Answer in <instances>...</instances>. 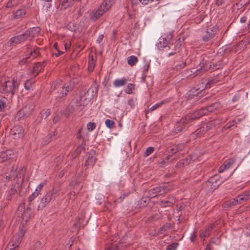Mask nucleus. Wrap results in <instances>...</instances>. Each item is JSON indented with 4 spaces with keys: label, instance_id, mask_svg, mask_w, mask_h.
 <instances>
[{
    "label": "nucleus",
    "instance_id": "obj_1",
    "mask_svg": "<svg viewBox=\"0 0 250 250\" xmlns=\"http://www.w3.org/2000/svg\"><path fill=\"white\" fill-rule=\"evenodd\" d=\"M77 83V80L74 78L65 83L62 88L57 91L55 101L56 103L62 102L65 100L68 93L73 90Z\"/></svg>",
    "mask_w": 250,
    "mask_h": 250
},
{
    "label": "nucleus",
    "instance_id": "obj_2",
    "mask_svg": "<svg viewBox=\"0 0 250 250\" xmlns=\"http://www.w3.org/2000/svg\"><path fill=\"white\" fill-rule=\"evenodd\" d=\"M26 168L24 167H21L18 168V165L14 163L12 166H10L5 172V176L9 180H12L17 178V179H21V182L23 181Z\"/></svg>",
    "mask_w": 250,
    "mask_h": 250
},
{
    "label": "nucleus",
    "instance_id": "obj_3",
    "mask_svg": "<svg viewBox=\"0 0 250 250\" xmlns=\"http://www.w3.org/2000/svg\"><path fill=\"white\" fill-rule=\"evenodd\" d=\"M196 119L193 112L186 115L176 123L173 132L176 134L182 132L192 121Z\"/></svg>",
    "mask_w": 250,
    "mask_h": 250
},
{
    "label": "nucleus",
    "instance_id": "obj_4",
    "mask_svg": "<svg viewBox=\"0 0 250 250\" xmlns=\"http://www.w3.org/2000/svg\"><path fill=\"white\" fill-rule=\"evenodd\" d=\"M59 194V190L55 187L47 191L46 194L41 199L37 207V210H40L44 209L46 206L52 201L54 200Z\"/></svg>",
    "mask_w": 250,
    "mask_h": 250
},
{
    "label": "nucleus",
    "instance_id": "obj_5",
    "mask_svg": "<svg viewBox=\"0 0 250 250\" xmlns=\"http://www.w3.org/2000/svg\"><path fill=\"white\" fill-rule=\"evenodd\" d=\"M18 85L19 83L14 79L5 81L0 84V92L2 94H6L7 95H10V97H12L15 94Z\"/></svg>",
    "mask_w": 250,
    "mask_h": 250
},
{
    "label": "nucleus",
    "instance_id": "obj_6",
    "mask_svg": "<svg viewBox=\"0 0 250 250\" xmlns=\"http://www.w3.org/2000/svg\"><path fill=\"white\" fill-rule=\"evenodd\" d=\"M222 107L221 103L219 102H215L210 104V105L204 107H202L199 110H196L193 113L198 119L204 115L208 114L209 113L213 112L214 111L220 109Z\"/></svg>",
    "mask_w": 250,
    "mask_h": 250
},
{
    "label": "nucleus",
    "instance_id": "obj_7",
    "mask_svg": "<svg viewBox=\"0 0 250 250\" xmlns=\"http://www.w3.org/2000/svg\"><path fill=\"white\" fill-rule=\"evenodd\" d=\"M88 102L84 100L83 95H81L78 98H74L70 103L66 107V111L69 113H73L81 106L86 104Z\"/></svg>",
    "mask_w": 250,
    "mask_h": 250
},
{
    "label": "nucleus",
    "instance_id": "obj_8",
    "mask_svg": "<svg viewBox=\"0 0 250 250\" xmlns=\"http://www.w3.org/2000/svg\"><path fill=\"white\" fill-rule=\"evenodd\" d=\"M45 184V182L40 183L37 187L35 191L28 197V202L29 204L27 207V209L31 210L32 208L35 207V200L39 194H41V191Z\"/></svg>",
    "mask_w": 250,
    "mask_h": 250
},
{
    "label": "nucleus",
    "instance_id": "obj_9",
    "mask_svg": "<svg viewBox=\"0 0 250 250\" xmlns=\"http://www.w3.org/2000/svg\"><path fill=\"white\" fill-rule=\"evenodd\" d=\"M210 62L203 58L197 66V70L195 72L196 75L203 74L210 70Z\"/></svg>",
    "mask_w": 250,
    "mask_h": 250
},
{
    "label": "nucleus",
    "instance_id": "obj_10",
    "mask_svg": "<svg viewBox=\"0 0 250 250\" xmlns=\"http://www.w3.org/2000/svg\"><path fill=\"white\" fill-rule=\"evenodd\" d=\"M169 190V188L167 185H163L159 187H155L150 189L148 191V194L152 197L157 196L158 194H162L166 193Z\"/></svg>",
    "mask_w": 250,
    "mask_h": 250
},
{
    "label": "nucleus",
    "instance_id": "obj_11",
    "mask_svg": "<svg viewBox=\"0 0 250 250\" xmlns=\"http://www.w3.org/2000/svg\"><path fill=\"white\" fill-rule=\"evenodd\" d=\"M28 39L25 31L20 35L14 36L10 38L8 42L10 46H14L25 42Z\"/></svg>",
    "mask_w": 250,
    "mask_h": 250
},
{
    "label": "nucleus",
    "instance_id": "obj_12",
    "mask_svg": "<svg viewBox=\"0 0 250 250\" xmlns=\"http://www.w3.org/2000/svg\"><path fill=\"white\" fill-rule=\"evenodd\" d=\"M98 91V85L96 84H92L87 91L83 95L84 100L88 102L91 100L94 96H97Z\"/></svg>",
    "mask_w": 250,
    "mask_h": 250
},
{
    "label": "nucleus",
    "instance_id": "obj_13",
    "mask_svg": "<svg viewBox=\"0 0 250 250\" xmlns=\"http://www.w3.org/2000/svg\"><path fill=\"white\" fill-rule=\"evenodd\" d=\"M10 135L15 139L22 138L23 135V130L22 127L20 125H16L11 129L10 132Z\"/></svg>",
    "mask_w": 250,
    "mask_h": 250
},
{
    "label": "nucleus",
    "instance_id": "obj_14",
    "mask_svg": "<svg viewBox=\"0 0 250 250\" xmlns=\"http://www.w3.org/2000/svg\"><path fill=\"white\" fill-rule=\"evenodd\" d=\"M86 157L87 159L84 166L86 167V168H87L89 167H93L96 161L95 151L93 150H91L87 154Z\"/></svg>",
    "mask_w": 250,
    "mask_h": 250
},
{
    "label": "nucleus",
    "instance_id": "obj_15",
    "mask_svg": "<svg viewBox=\"0 0 250 250\" xmlns=\"http://www.w3.org/2000/svg\"><path fill=\"white\" fill-rule=\"evenodd\" d=\"M15 155L14 151L11 149H6L0 152V163L12 159Z\"/></svg>",
    "mask_w": 250,
    "mask_h": 250
},
{
    "label": "nucleus",
    "instance_id": "obj_16",
    "mask_svg": "<svg viewBox=\"0 0 250 250\" xmlns=\"http://www.w3.org/2000/svg\"><path fill=\"white\" fill-rule=\"evenodd\" d=\"M107 11V10H105V8L101 4L96 10L93 11L91 18L92 20L95 21L100 18V17Z\"/></svg>",
    "mask_w": 250,
    "mask_h": 250
},
{
    "label": "nucleus",
    "instance_id": "obj_17",
    "mask_svg": "<svg viewBox=\"0 0 250 250\" xmlns=\"http://www.w3.org/2000/svg\"><path fill=\"white\" fill-rule=\"evenodd\" d=\"M51 114L50 109H43L42 110L39 114L36 119L37 124H40L43 119H46Z\"/></svg>",
    "mask_w": 250,
    "mask_h": 250
},
{
    "label": "nucleus",
    "instance_id": "obj_18",
    "mask_svg": "<svg viewBox=\"0 0 250 250\" xmlns=\"http://www.w3.org/2000/svg\"><path fill=\"white\" fill-rule=\"evenodd\" d=\"M28 38H34L38 36L41 33V28L39 27H34L25 31Z\"/></svg>",
    "mask_w": 250,
    "mask_h": 250
},
{
    "label": "nucleus",
    "instance_id": "obj_19",
    "mask_svg": "<svg viewBox=\"0 0 250 250\" xmlns=\"http://www.w3.org/2000/svg\"><path fill=\"white\" fill-rule=\"evenodd\" d=\"M238 205L242 204L250 199V190L245 191L242 194L239 195L235 198Z\"/></svg>",
    "mask_w": 250,
    "mask_h": 250
},
{
    "label": "nucleus",
    "instance_id": "obj_20",
    "mask_svg": "<svg viewBox=\"0 0 250 250\" xmlns=\"http://www.w3.org/2000/svg\"><path fill=\"white\" fill-rule=\"evenodd\" d=\"M29 115L28 108L26 106L21 109L16 115L15 119L16 120L20 121L25 117H27Z\"/></svg>",
    "mask_w": 250,
    "mask_h": 250
},
{
    "label": "nucleus",
    "instance_id": "obj_21",
    "mask_svg": "<svg viewBox=\"0 0 250 250\" xmlns=\"http://www.w3.org/2000/svg\"><path fill=\"white\" fill-rule=\"evenodd\" d=\"M207 131L205 129L204 125H203L200 128H198L195 131L193 132L191 135L190 137L192 139H196L199 137H200L203 134H205Z\"/></svg>",
    "mask_w": 250,
    "mask_h": 250
},
{
    "label": "nucleus",
    "instance_id": "obj_22",
    "mask_svg": "<svg viewBox=\"0 0 250 250\" xmlns=\"http://www.w3.org/2000/svg\"><path fill=\"white\" fill-rule=\"evenodd\" d=\"M175 203V199L173 196H169L166 200L161 201L160 206L163 207H170Z\"/></svg>",
    "mask_w": 250,
    "mask_h": 250
},
{
    "label": "nucleus",
    "instance_id": "obj_23",
    "mask_svg": "<svg viewBox=\"0 0 250 250\" xmlns=\"http://www.w3.org/2000/svg\"><path fill=\"white\" fill-rule=\"evenodd\" d=\"M172 36L171 34H169L167 37H162L159 39V44L161 47H165L168 44L170 43V40L172 39Z\"/></svg>",
    "mask_w": 250,
    "mask_h": 250
},
{
    "label": "nucleus",
    "instance_id": "obj_24",
    "mask_svg": "<svg viewBox=\"0 0 250 250\" xmlns=\"http://www.w3.org/2000/svg\"><path fill=\"white\" fill-rule=\"evenodd\" d=\"M26 10L24 8L18 9L13 13V18L15 19H18L23 18L26 14Z\"/></svg>",
    "mask_w": 250,
    "mask_h": 250
},
{
    "label": "nucleus",
    "instance_id": "obj_25",
    "mask_svg": "<svg viewBox=\"0 0 250 250\" xmlns=\"http://www.w3.org/2000/svg\"><path fill=\"white\" fill-rule=\"evenodd\" d=\"M62 81L61 80L57 79L56 81H53L51 87L52 91L55 90L58 91L60 88H62Z\"/></svg>",
    "mask_w": 250,
    "mask_h": 250
},
{
    "label": "nucleus",
    "instance_id": "obj_26",
    "mask_svg": "<svg viewBox=\"0 0 250 250\" xmlns=\"http://www.w3.org/2000/svg\"><path fill=\"white\" fill-rule=\"evenodd\" d=\"M215 33L213 30L211 29H208L206 32V34L202 37V39L204 42H207L208 40L214 36Z\"/></svg>",
    "mask_w": 250,
    "mask_h": 250
},
{
    "label": "nucleus",
    "instance_id": "obj_27",
    "mask_svg": "<svg viewBox=\"0 0 250 250\" xmlns=\"http://www.w3.org/2000/svg\"><path fill=\"white\" fill-rule=\"evenodd\" d=\"M191 161V158L190 156H188L186 158L182 159L177 163L178 167H184L187 166L190 164Z\"/></svg>",
    "mask_w": 250,
    "mask_h": 250
},
{
    "label": "nucleus",
    "instance_id": "obj_28",
    "mask_svg": "<svg viewBox=\"0 0 250 250\" xmlns=\"http://www.w3.org/2000/svg\"><path fill=\"white\" fill-rule=\"evenodd\" d=\"M121 245L117 243H112L107 244L105 246V250H121L120 249Z\"/></svg>",
    "mask_w": 250,
    "mask_h": 250
},
{
    "label": "nucleus",
    "instance_id": "obj_29",
    "mask_svg": "<svg viewBox=\"0 0 250 250\" xmlns=\"http://www.w3.org/2000/svg\"><path fill=\"white\" fill-rule=\"evenodd\" d=\"M184 148V146L183 145L179 144L178 145L173 146L172 148L168 149V151L169 154L172 155L179 151L182 150Z\"/></svg>",
    "mask_w": 250,
    "mask_h": 250
},
{
    "label": "nucleus",
    "instance_id": "obj_30",
    "mask_svg": "<svg viewBox=\"0 0 250 250\" xmlns=\"http://www.w3.org/2000/svg\"><path fill=\"white\" fill-rule=\"evenodd\" d=\"M58 135L57 132L55 130L52 131L51 133L49 134L46 137V139L45 140L44 143L45 144H47L50 143L51 141L55 139L57 136Z\"/></svg>",
    "mask_w": 250,
    "mask_h": 250
},
{
    "label": "nucleus",
    "instance_id": "obj_31",
    "mask_svg": "<svg viewBox=\"0 0 250 250\" xmlns=\"http://www.w3.org/2000/svg\"><path fill=\"white\" fill-rule=\"evenodd\" d=\"M86 146V140H83L81 144L77 146L75 151L79 155L82 151H85Z\"/></svg>",
    "mask_w": 250,
    "mask_h": 250
},
{
    "label": "nucleus",
    "instance_id": "obj_32",
    "mask_svg": "<svg viewBox=\"0 0 250 250\" xmlns=\"http://www.w3.org/2000/svg\"><path fill=\"white\" fill-rule=\"evenodd\" d=\"M126 82L127 80L125 78L116 79L113 82V85L115 87H118L125 85Z\"/></svg>",
    "mask_w": 250,
    "mask_h": 250
},
{
    "label": "nucleus",
    "instance_id": "obj_33",
    "mask_svg": "<svg viewBox=\"0 0 250 250\" xmlns=\"http://www.w3.org/2000/svg\"><path fill=\"white\" fill-rule=\"evenodd\" d=\"M211 68L210 70H217L223 66V64L222 60L218 61L216 62H210Z\"/></svg>",
    "mask_w": 250,
    "mask_h": 250
},
{
    "label": "nucleus",
    "instance_id": "obj_34",
    "mask_svg": "<svg viewBox=\"0 0 250 250\" xmlns=\"http://www.w3.org/2000/svg\"><path fill=\"white\" fill-rule=\"evenodd\" d=\"M23 0H9L6 3L7 8H11L22 3Z\"/></svg>",
    "mask_w": 250,
    "mask_h": 250
},
{
    "label": "nucleus",
    "instance_id": "obj_35",
    "mask_svg": "<svg viewBox=\"0 0 250 250\" xmlns=\"http://www.w3.org/2000/svg\"><path fill=\"white\" fill-rule=\"evenodd\" d=\"M5 250H19V245L11 241L7 245Z\"/></svg>",
    "mask_w": 250,
    "mask_h": 250
},
{
    "label": "nucleus",
    "instance_id": "obj_36",
    "mask_svg": "<svg viewBox=\"0 0 250 250\" xmlns=\"http://www.w3.org/2000/svg\"><path fill=\"white\" fill-rule=\"evenodd\" d=\"M218 81L215 78L209 77L207 80V82L206 83V88H210L213 84L216 83Z\"/></svg>",
    "mask_w": 250,
    "mask_h": 250
},
{
    "label": "nucleus",
    "instance_id": "obj_37",
    "mask_svg": "<svg viewBox=\"0 0 250 250\" xmlns=\"http://www.w3.org/2000/svg\"><path fill=\"white\" fill-rule=\"evenodd\" d=\"M73 1V0H62L60 7V9H65L66 8L72 4Z\"/></svg>",
    "mask_w": 250,
    "mask_h": 250
},
{
    "label": "nucleus",
    "instance_id": "obj_38",
    "mask_svg": "<svg viewBox=\"0 0 250 250\" xmlns=\"http://www.w3.org/2000/svg\"><path fill=\"white\" fill-rule=\"evenodd\" d=\"M114 2V0H104L101 5L105 8V10H108L112 5Z\"/></svg>",
    "mask_w": 250,
    "mask_h": 250
},
{
    "label": "nucleus",
    "instance_id": "obj_39",
    "mask_svg": "<svg viewBox=\"0 0 250 250\" xmlns=\"http://www.w3.org/2000/svg\"><path fill=\"white\" fill-rule=\"evenodd\" d=\"M236 205H238V202H237V201L235 198H233L231 200L226 201L224 204V207H231Z\"/></svg>",
    "mask_w": 250,
    "mask_h": 250
},
{
    "label": "nucleus",
    "instance_id": "obj_40",
    "mask_svg": "<svg viewBox=\"0 0 250 250\" xmlns=\"http://www.w3.org/2000/svg\"><path fill=\"white\" fill-rule=\"evenodd\" d=\"M138 60L135 56H131L127 58V63L131 66H133L138 62Z\"/></svg>",
    "mask_w": 250,
    "mask_h": 250
},
{
    "label": "nucleus",
    "instance_id": "obj_41",
    "mask_svg": "<svg viewBox=\"0 0 250 250\" xmlns=\"http://www.w3.org/2000/svg\"><path fill=\"white\" fill-rule=\"evenodd\" d=\"M17 192V190L15 187H12L7 192L6 198L8 200L12 199V196L14 195Z\"/></svg>",
    "mask_w": 250,
    "mask_h": 250
},
{
    "label": "nucleus",
    "instance_id": "obj_42",
    "mask_svg": "<svg viewBox=\"0 0 250 250\" xmlns=\"http://www.w3.org/2000/svg\"><path fill=\"white\" fill-rule=\"evenodd\" d=\"M167 102H168V101L167 100H162L160 102L158 103L155 104L154 105H153L152 106H151L150 107V108L149 109V110L151 111H153V110L156 109L157 108H158V107H159L160 106H161L162 104H163Z\"/></svg>",
    "mask_w": 250,
    "mask_h": 250
},
{
    "label": "nucleus",
    "instance_id": "obj_43",
    "mask_svg": "<svg viewBox=\"0 0 250 250\" xmlns=\"http://www.w3.org/2000/svg\"><path fill=\"white\" fill-rule=\"evenodd\" d=\"M172 227L173 226L171 223H166L160 228V230L162 232H166L168 229H171Z\"/></svg>",
    "mask_w": 250,
    "mask_h": 250
},
{
    "label": "nucleus",
    "instance_id": "obj_44",
    "mask_svg": "<svg viewBox=\"0 0 250 250\" xmlns=\"http://www.w3.org/2000/svg\"><path fill=\"white\" fill-rule=\"evenodd\" d=\"M235 159L233 158L229 159L225 161L224 163L225 165H226V168L227 169H229L231 166L234 163Z\"/></svg>",
    "mask_w": 250,
    "mask_h": 250
},
{
    "label": "nucleus",
    "instance_id": "obj_45",
    "mask_svg": "<svg viewBox=\"0 0 250 250\" xmlns=\"http://www.w3.org/2000/svg\"><path fill=\"white\" fill-rule=\"evenodd\" d=\"M31 61V59H30V56H28V57H23L21 59L19 62V64L20 65H23L24 64H26L27 63H28V62H29L30 61Z\"/></svg>",
    "mask_w": 250,
    "mask_h": 250
},
{
    "label": "nucleus",
    "instance_id": "obj_46",
    "mask_svg": "<svg viewBox=\"0 0 250 250\" xmlns=\"http://www.w3.org/2000/svg\"><path fill=\"white\" fill-rule=\"evenodd\" d=\"M178 246L179 243L178 242H173L167 246L166 250H175Z\"/></svg>",
    "mask_w": 250,
    "mask_h": 250
},
{
    "label": "nucleus",
    "instance_id": "obj_47",
    "mask_svg": "<svg viewBox=\"0 0 250 250\" xmlns=\"http://www.w3.org/2000/svg\"><path fill=\"white\" fill-rule=\"evenodd\" d=\"M34 82H32L31 80H27L24 83V87L27 90H29L32 88V83H34Z\"/></svg>",
    "mask_w": 250,
    "mask_h": 250
},
{
    "label": "nucleus",
    "instance_id": "obj_48",
    "mask_svg": "<svg viewBox=\"0 0 250 250\" xmlns=\"http://www.w3.org/2000/svg\"><path fill=\"white\" fill-rule=\"evenodd\" d=\"M42 71V70H40V68H39L38 67H36L35 68V66H34L31 72V76L34 77H36Z\"/></svg>",
    "mask_w": 250,
    "mask_h": 250
},
{
    "label": "nucleus",
    "instance_id": "obj_49",
    "mask_svg": "<svg viewBox=\"0 0 250 250\" xmlns=\"http://www.w3.org/2000/svg\"><path fill=\"white\" fill-rule=\"evenodd\" d=\"M105 124L106 126L109 128H113L115 126V122L109 119H106Z\"/></svg>",
    "mask_w": 250,
    "mask_h": 250
},
{
    "label": "nucleus",
    "instance_id": "obj_50",
    "mask_svg": "<svg viewBox=\"0 0 250 250\" xmlns=\"http://www.w3.org/2000/svg\"><path fill=\"white\" fill-rule=\"evenodd\" d=\"M154 147L152 146L148 147L145 152H144V156L145 157H148L154 151Z\"/></svg>",
    "mask_w": 250,
    "mask_h": 250
},
{
    "label": "nucleus",
    "instance_id": "obj_51",
    "mask_svg": "<svg viewBox=\"0 0 250 250\" xmlns=\"http://www.w3.org/2000/svg\"><path fill=\"white\" fill-rule=\"evenodd\" d=\"M134 89V84L132 83H129L125 89L126 93L130 94L132 93V91Z\"/></svg>",
    "mask_w": 250,
    "mask_h": 250
},
{
    "label": "nucleus",
    "instance_id": "obj_52",
    "mask_svg": "<svg viewBox=\"0 0 250 250\" xmlns=\"http://www.w3.org/2000/svg\"><path fill=\"white\" fill-rule=\"evenodd\" d=\"M203 125L205 127V129L207 130V131L211 129L214 127V124L212 122H208L206 124H204Z\"/></svg>",
    "mask_w": 250,
    "mask_h": 250
},
{
    "label": "nucleus",
    "instance_id": "obj_53",
    "mask_svg": "<svg viewBox=\"0 0 250 250\" xmlns=\"http://www.w3.org/2000/svg\"><path fill=\"white\" fill-rule=\"evenodd\" d=\"M96 124L93 122H89L87 124V128L89 131H93L96 128Z\"/></svg>",
    "mask_w": 250,
    "mask_h": 250
},
{
    "label": "nucleus",
    "instance_id": "obj_54",
    "mask_svg": "<svg viewBox=\"0 0 250 250\" xmlns=\"http://www.w3.org/2000/svg\"><path fill=\"white\" fill-rule=\"evenodd\" d=\"M6 107V100L5 98L0 99V111H2Z\"/></svg>",
    "mask_w": 250,
    "mask_h": 250
},
{
    "label": "nucleus",
    "instance_id": "obj_55",
    "mask_svg": "<svg viewBox=\"0 0 250 250\" xmlns=\"http://www.w3.org/2000/svg\"><path fill=\"white\" fill-rule=\"evenodd\" d=\"M217 182L218 180L216 179V176L212 177L208 180V182L211 183L212 185H213L215 183L217 184V188L221 184V182H219V183H218Z\"/></svg>",
    "mask_w": 250,
    "mask_h": 250
},
{
    "label": "nucleus",
    "instance_id": "obj_56",
    "mask_svg": "<svg viewBox=\"0 0 250 250\" xmlns=\"http://www.w3.org/2000/svg\"><path fill=\"white\" fill-rule=\"evenodd\" d=\"M76 138L78 139H83V141L84 139V137L83 135V128L82 127L79 129L78 132L76 135Z\"/></svg>",
    "mask_w": 250,
    "mask_h": 250
},
{
    "label": "nucleus",
    "instance_id": "obj_57",
    "mask_svg": "<svg viewBox=\"0 0 250 250\" xmlns=\"http://www.w3.org/2000/svg\"><path fill=\"white\" fill-rule=\"evenodd\" d=\"M33 53L34 54V57H36V56H38L40 53L39 48L38 47H36L34 49L33 51H31L29 53V54L31 55H32Z\"/></svg>",
    "mask_w": 250,
    "mask_h": 250
},
{
    "label": "nucleus",
    "instance_id": "obj_58",
    "mask_svg": "<svg viewBox=\"0 0 250 250\" xmlns=\"http://www.w3.org/2000/svg\"><path fill=\"white\" fill-rule=\"evenodd\" d=\"M214 226L211 225L210 226L208 227L206 230H205V233H207L208 236H209L211 234V232L213 229Z\"/></svg>",
    "mask_w": 250,
    "mask_h": 250
},
{
    "label": "nucleus",
    "instance_id": "obj_59",
    "mask_svg": "<svg viewBox=\"0 0 250 250\" xmlns=\"http://www.w3.org/2000/svg\"><path fill=\"white\" fill-rule=\"evenodd\" d=\"M186 65V62H182L175 66L174 68L176 70H180L182 68H184Z\"/></svg>",
    "mask_w": 250,
    "mask_h": 250
},
{
    "label": "nucleus",
    "instance_id": "obj_60",
    "mask_svg": "<svg viewBox=\"0 0 250 250\" xmlns=\"http://www.w3.org/2000/svg\"><path fill=\"white\" fill-rule=\"evenodd\" d=\"M235 123V120L230 121L229 122L225 125L224 126V128H225L226 129L229 128L230 127L233 125V123Z\"/></svg>",
    "mask_w": 250,
    "mask_h": 250
},
{
    "label": "nucleus",
    "instance_id": "obj_61",
    "mask_svg": "<svg viewBox=\"0 0 250 250\" xmlns=\"http://www.w3.org/2000/svg\"><path fill=\"white\" fill-rule=\"evenodd\" d=\"M127 104L133 108L135 106V103L133 98L129 99L127 101Z\"/></svg>",
    "mask_w": 250,
    "mask_h": 250
},
{
    "label": "nucleus",
    "instance_id": "obj_62",
    "mask_svg": "<svg viewBox=\"0 0 250 250\" xmlns=\"http://www.w3.org/2000/svg\"><path fill=\"white\" fill-rule=\"evenodd\" d=\"M60 118L59 115L57 113H56L55 115H54L53 119V122L54 124H56L60 120Z\"/></svg>",
    "mask_w": 250,
    "mask_h": 250
},
{
    "label": "nucleus",
    "instance_id": "obj_63",
    "mask_svg": "<svg viewBox=\"0 0 250 250\" xmlns=\"http://www.w3.org/2000/svg\"><path fill=\"white\" fill-rule=\"evenodd\" d=\"M191 91L192 92V93L193 94V95L195 96L198 95L202 91V90H199V89H195L194 88H193L191 89Z\"/></svg>",
    "mask_w": 250,
    "mask_h": 250
},
{
    "label": "nucleus",
    "instance_id": "obj_64",
    "mask_svg": "<svg viewBox=\"0 0 250 250\" xmlns=\"http://www.w3.org/2000/svg\"><path fill=\"white\" fill-rule=\"evenodd\" d=\"M226 165H225L224 163L222 165L218 168L219 172H223L225 170H227Z\"/></svg>",
    "mask_w": 250,
    "mask_h": 250
}]
</instances>
